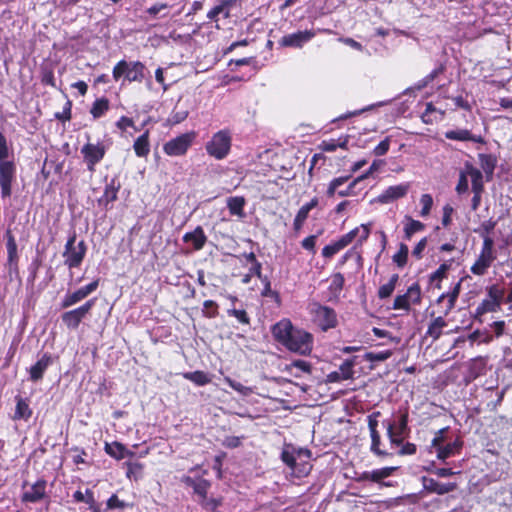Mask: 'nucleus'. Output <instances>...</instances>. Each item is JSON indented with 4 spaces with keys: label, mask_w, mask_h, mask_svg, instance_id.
<instances>
[{
    "label": "nucleus",
    "mask_w": 512,
    "mask_h": 512,
    "mask_svg": "<svg viewBox=\"0 0 512 512\" xmlns=\"http://www.w3.org/2000/svg\"><path fill=\"white\" fill-rule=\"evenodd\" d=\"M479 164L487 177H490L496 166V159L494 156L490 154H479L478 155Z\"/></svg>",
    "instance_id": "a19ab883"
},
{
    "label": "nucleus",
    "mask_w": 512,
    "mask_h": 512,
    "mask_svg": "<svg viewBox=\"0 0 512 512\" xmlns=\"http://www.w3.org/2000/svg\"><path fill=\"white\" fill-rule=\"evenodd\" d=\"M143 469V465L141 463H127V471L126 475L128 478L134 477L137 479V477L141 474Z\"/></svg>",
    "instance_id": "0e129e2a"
},
{
    "label": "nucleus",
    "mask_w": 512,
    "mask_h": 512,
    "mask_svg": "<svg viewBox=\"0 0 512 512\" xmlns=\"http://www.w3.org/2000/svg\"><path fill=\"white\" fill-rule=\"evenodd\" d=\"M171 6L167 3L157 2L149 7L146 12L152 17H157L158 14L168 10Z\"/></svg>",
    "instance_id": "680f3d73"
},
{
    "label": "nucleus",
    "mask_w": 512,
    "mask_h": 512,
    "mask_svg": "<svg viewBox=\"0 0 512 512\" xmlns=\"http://www.w3.org/2000/svg\"><path fill=\"white\" fill-rule=\"evenodd\" d=\"M99 286V280H94L88 285H85L78 290L66 293L61 301V307L62 308H68L71 307L79 302H81L83 299L88 297L91 293L97 290Z\"/></svg>",
    "instance_id": "2eb2a0df"
},
{
    "label": "nucleus",
    "mask_w": 512,
    "mask_h": 512,
    "mask_svg": "<svg viewBox=\"0 0 512 512\" xmlns=\"http://www.w3.org/2000/svg\"><path fill=\"white\" fill-rule=\"evenodd\" d=\"M9 146L6 136L0 132V161L8 160Z\"/></svg>",
    "instance_id": "69168bd1"
},
{
    "label": "nucleus",
    "mask_w": 512,
    "mask_h": 512,
    "mask_svg": "<svg viewBox=\"0 0 512 512\" xmlns=\"http://www.w3.org/2000/svg\"><path fill=\"white\" fill-rule=\"evenodd\" d=\"M442 72H443V67L435 68L428 75H426L423 79H421L417 83H415L414 86L407 88L404 93L411 94L414 91L422 90L428 84H430Z\"/></svg>",
    "instance_id": "f704fd0d"
},
{
    "label": "nucleus",
    "mask_w": 512,
    "mask_h": 512,
    "mask_svg": "<svg viewBox=\"0 0 512 512\" xmlns=\"http://www.w3.org/2000/svg\"><path fill=\"white\" fill-rule=\"evenodd\" d=\"M318 205V199L314 197L310 202L304 204L297 212L294 221L293 228L296 232L300 231L308 218L309 212Z\"/></svg>",
    "instance_id": "bb28decb"
},
{
    "label": "nucleus",
    "mask_w": 512,
    "mask_h": 512,
    "mask_svg": "<svg viewBox=\"0 0 512 512\" xmlns=\"http://www.w3.org/2000/svg\"><path fill=\"white\" fill-rule=\"evenodd\" d=\"M309 311L312 315L313 321L323 331H327L337 325V315L334 309L321 305L319 303H312L309 305Z\"/></svg>",
    "instance_id": "423d86ee"
},
{
    "label": "nucleus",
    "mask_w": 512,
    "mask_h": 512,
    "mask_svg": "<svg viewBox=\"0 0 512 512\" xmlns=\"http://www.w3.org/2000/svg\"><path fill=\"white\" fill-rule=\"evenodd\" d=\"M344 282V276L341 273H335L332 276L330 290L335 294L340 293L343 289Z\"/></svg>",
    "instance_id": "13d9d810"
},
{
    "label": "nucleus",
    "mask_w": 512,
    "mask_h": 512,
    "mask_svg": "<svg viewBox=\"0 0 512 512\" xmlns=\"http://www.w3.org/2000/svg\"><path fill=\"white\" fill-rule=\"evenodd\" d=\"M410 188L409 183H401L394 186H389L377 198L378 202L387 204L394 200L404 197Z\"/></svg>",
    "instance_id": "a211bd4d"
},
{
    "label": "nucleus",
    "mask_w": 512,
    "mask_h": 512,
    "mask_svg": "<svg viewBox=\"0 0 512 512\" xmlns=\"http://www.w3.org/2000/svg\"><path fill=\"white\" fill-rule=\"evenodd\" d=\"M473 176V197L471 200V209L473 211H476L481 204V197L482 193L484 191V180H483V173L482 172H476L472 171Z\"/></svg>",
    "instance_id": "4be33fe9"
},
{
    "label": "nucleus",
    "mask_w": 512,
    "mask_h": 512,
    "mask_svg": "<svg viewBox=\"0 0 512 512\" xmlns=\"http://www.w3.org/2000/svg\"><path fill=\"white\" fill-rule=\"evenodd\" d=\"M317 34L315 30L297 31L281 37L278 41L281 47L302 48L306 43L312 40Z\"/></svg>",
    "instance_id": "4468645a"
},
{
    "label": "nucleus",
    "mask_w": 512,
    "mask_h": 512,
    "mask_svg": "<svg viewBox=\"0 0 512 512\" xmlns=\"http://www.w3.org/2000/svg\"><path fill=\"white\" fill-rule=\"evenodd\" d=\"M287 371H289L294 377H301L302 373L310 374L312 371V366L309 362L305 360H294L287 366Z\"/></svg>",
    "instance_id": "c9c22d12"
},
{
    "label": "nucleus",
    "mask_w": 512,
    "mask_h": 512,
    "mask_svg": "<svg viewBox=\"0 0 512 512\" xmlns=\"http://www.w3.org/2000/svg\"><path fill=\"white\" fill-rule=\"evenodd\" d=\"M370 437H371L370 450L373 454H375L379 457H386V456L391 455L387 451L380 449L381 438H380V434L378 431L370 432Z\"/></svg>",
    "instance_id": "a18cd8bd"
},
{
    "label": "nucleus",
    "mask_w": 512,
    "mask_h": 512,
    "mask_svg": "<svg viewBox=\"0 0 512 512\" xmlns=\"http://www.w3.org/2000/svg\"><path fill=\"white\" fill-rule=\"evenodd\" d=\"M52 364V356L49 353H44L40 359L30 367L29 374L32 381H38L43 378L47 368Z\"/></svg>",
    "instance_id": "5701e85b"
},
{
    "label": "nucleus",
    "mask_w": 512,
    "mask_h": 512,
    "mask_svg": "<svg viewBox=\"0 0 512 512\" xmlns=\"http://www.w3.org/2000/svg\"><path fill=\"white\" fill-rule=\"evenodd\" d=\"M25 491L22 493L21 501L23 503H39L41 501H50L47 493V482L44 479H38L31 485H24Z\"/></svg>",
    "instance_id": "9d476101"
},
{
    "label": "nucleus",
    "mask_w": 512,
    "mask_h": 512,
    "mask_svg": "<svg viewBox=\"0 0 512 512\" xmlns=\"http://www.w3.org/2000/svg\"><path fill=\"white\" fill-rule=\"evenodd\" d=\"M390 148V138L386 137L384 140H382L373 150V153L376 156H383L385 155Z\"/></svg>",
    "instance_id": "774afa93"
},
{
    "label": "nucleus",
    "mask_w": 512,
    "mask_h": 512,
    "mask_svg": "<svg viewBox=\"0 0 512 512\" xmlns=\"http://www.w3.org/2000/svg\"><path fill=\"white\" fill-rule=\"evenodd\" d=\"M396 467H383L371 471L372 482H380L381 480L390 477L396 470Z\"/></svg>",
    "instance_id": "09e8293b"
},
{
    "label": "nucleus",
    "mask_w": 512,
    "mask_h": 512,
    "mask_svg": "<svg viewBox=\"0 0 512 512\" xmlns=\"http://www.w3.org/2000/svg\"><path fill=\"white\" fill-rule=\"evenodd\" d=\"M183 377L197 386H204L211 382V377L203 371L186 372Z\"/></svg>",
    "instance_id": "58836bf2"
},
{
    "label": "nucleus",
    "mask_w": 512,
    "mask_h": 512,
    "mask_svg": "<svg viewBox=\"0 0 512 512\" xmlns=\"http://www.w3.org/2000/svg\"><path fill=\"white\" fill-rule=\"evenodd\" d=\"M227 314L231 317L236 318L237 321L243 325L250 324V318H249L247 312L243 309L231 308V309L227 310Z\"/></svg>",
    "instance_id": "603ef678"
},
{
    "label": "nucleus",
    "mask_w": 512,
    "mask_h": 512,
    "mask_svg": "<svg viewBox=\"0 0 512 512\" xmlns=\"http://www.w3.org/2000/svg\"><path fill=\"white\" fill-rule=\"evenodd\" d=\"M348 180V177H337V178H334L330 183H329V186H328V189H327V195L329 197H332L333 195H335L336 193L338 194V191L340 190V186H342L344 183H346Z\"/></svg>",
    "instance_id": "6e6d98bb"
},
{
    "label": "nucleus",
    "mask_w": 512,
    "mask_h": 512,
    "mask_svg": "<svg viewBox=\"0 0 512 512\" xmlns=\"http://www.w3.org/2000/svg\"><path fill=\"white\" fill-rule=\"evenodd\" d=\"M224 381L235 391L241 393L242 395H248L251 393V389L242 385L240 382L232 380L230 377H225Z\"/></svg>",
    "instance_id": "052dcab7"
},
{
    "label": "nucleus",
    "mask_w": 512,
    "mask_h": 512,
    "mask_svg": "<svg viewBox=\"0 0 512 512\" xmlns=\"http://www.w3.org/2000/svg\"><path fill=\"white\" fill-rule=\"evenodd\" d=\"M383 425L386 427L391 446L399 447L410 432L408 413L401 414L396 422L384 421Z\"/></svg>",
    "instance_id": "39448f33"
},
{
    "label": "nucleus",
    "mask_w": 512,
    "mask_h": 512,
    "mask_svg": "<svg viewBox=\"0 0 512 512\" xmlns=\"http://www.w3.org/2000/svg\"><path fill=\"white\" fill-rule=\"evenodd\" d=\"M32 415V410L29 407L27 399L16 397V408L14 412V420H28Z\"/></svg>",
    "instance_id": "72a5a7b5"
},
{
    "label": "nucleus",
    "mask_w": 512,
    "mask_h": 512,
    "mask_svg": "<svg viewBox=\"0 0 512 512\" xmlns=\"http://www.w3.org/2000/svg\"><path fill=\"white\" fill-rule=\"evenodd\" d=\"M108 110L109 100L103 97L94 101L90 109V113L92 114L94 119H98L104 116Z\"/></svg>",
    "instance_id": "37998d69"
},
{
    "label": "nucleus",
    "mask_w": 512,
    "mask_h": 512,
    "mask_svg": "<svg viewBox=\"0 0 512 512\" xmlns=\"http://www.w3.org/2000/svg\"><path fill=\"white\" fill-rule=\"evenodd\" d=\"M391 355H392V352L389 350L380 351V352H368L365 355V359L369 360L371 362H381V361H385L388 358H390Z\"/></svg>",
    "instance_id": "4d7b16f0"
},
{
    "label": "nucleus",
    "mask_w": 512,
    "mask_h": 512,
    "mask_svg": "<svg viewBox=\"0 0 512 512\" xmlns=\"http://www.w3.org/2000/svg\"><path fill=\"white\" fill-rule=\"evenodd\" d=\"M422 484L426 491L438 495H444L456 489L455 483H440L433 478L423 477Z\"/></svg>",
    "instance_id": "aec40b11"
},
{
    "label": "nucleus",
    "mask_w": 512,
    "mask_h": 512,
    "mask_svg": "<svg viewBox=\"0 0 512 512\" xmlns=\"http://www.w3.org/2000/svg\"><path fill=\"white\" fill-rule=\"evenodd\" d=\"M472 171L481 172V170L473 166L471 163L466 162L459 173V179L455 187V191L458 195H464L468 193L469 179L471 180V186L473 187Z\"/></svg>",
    "instance_id": "f3484780"
},
{
    "label": "nucleus",
    "mask_w": 512,
    "mask_h": 512,
    "mask_svg": "<svg viewBox=\"0 0 512 512\" xmlns=\"http://www.w3.org/2000/svg\"><path fill=\"white\" fill-rule=\"evenodd\" d=\"M145 72L146 67L142 62L121 60L113 67L112 75L115 81L123 77V84L125 82L141 83L145 79Z\"/></svg>",
    "instance_id": "7ed1b4c3"
},
{
    "label": "nucleus",
    "mask_w": 512,
    "mask_h": 512,
    "mask_svg": "<svg viewBox=\"0 0 512 512\" xmlns=\"http://www.w3.org/2000/svg\"><path fill=\"white\" fill-rule=\"evenodd\" d=\"M6 248H7L8 262L10 264L16 263L18 260L17 243H16L14 236L11 234L10 231L7 232Z\"/></svg>",
    "instance_id": "c03bdc74"
},
{
    "label": "nucleus",
    "mask_w": 512,
    "mask_h": 512,
    "mask_svg": "<svg viewBox=\"0 0 512 512\" xmlns=\"http://www.w3.org/2000/svg\"><path fill=\"white\" fill-rule=\"evenodd\" d=\"M500 307L501 304L487 297L477 307L476 313L478 315H483L488 312H497L500 310Z\"/></svg>",
    "instance_id": "49530a36"
},
{
    "label": "nucleus",
    "mask_w": 512,
    "mask_h": 512,
    "mask_svg": "<svg viewBox=\"0 0 512 512\" xmlns=\"http://www.w3.org/2000/svg\"><path fill=\"white\" fill-rule=\"evenodd\" d=\"M421 302V289L417 283L412 284L402 295L396 296L392 308L408 312L411 304L418 305Z\"/></svg>",
    "instance_id": "ddd939ff"
},
{
    "label": "nucleus",
    "mask_w": 512,
    "mask_h": 512,
    "mask_svg": "<svg viewBox=\"0 0 512 512\" xmlns=\"http://www.w3.org/2000/svg\"><path fill=\"white\" fill-rule=\"evenodd\" d=\"M462 448V441L459 439H455L453 442L444 444L441 447H438L436 450L438 459L444 461L447 458L454 456L460 452Z\"/></svg>",
    "instance_id": "c85d7f7f"
},
{
    "label": "nucleus",
    "mask_w": 512,
    "mask_h": 512,
    "mask_svg": "<svg viewBox=\"0 0 512 512\" xmlns=\"http://www.w3.org/2000/svg\"><path fill=\"white\" fill-rule=\"evenodd\" d=\"M243 257L246 259L248 263H251V271L255 273L256 277L262 279V265L257 260L256 255L253 252L244 253Z\"/></svg>",
    "instance_id": "8fccbe9b"
},
{
    "label": "nucleus",
    "mask_w": 512,
    "mask_h": 512,
    "mask_svg": "<svg viewBox=\"0 0 512 512\" xmlns=\"http://www.w3.org/2000/svg\"><path fill=\"white\" fill-rule=\"evenodd\" d=\"M197 137V133L195 131H189L183 133L173 139H170L163 145V151L168 156H183L187 153L188 149L191 147L193 142Z\"/></svg>",
    "instance_id": "0eeeda50"
},
{
    "label": "nucleus",
    "mask_w": 512,
    "mask_h": 512,
    "mask_svg": "<svg viewBox=\"0 0 512 512\" xmlns=\"http://www.w3.org/2000/svg\"><path fill=\"white\" fill-rule=\"evenodd\" d=\"M73 498L76 502H84L88 504L90 507H93L95 504L94 493L90 489H86L85 493H83L80 490H77L73 494Z\"/></svg>",
    "instance_id": "de8ad7c7"
},
{
    "label": "nucleus",
    "mask_w": 512,
    "mask_h": 512,
    "mask_svg": "<svg viewBox=\"0 0 512 512\" xmlns=\"http://www.w3.org/2000/svg\"><path fill=\"white\" fill-rule=\"evenodd\" d=\"M487 297L498 302L499 304H502L504 290L496 285H492L487 290Z\"/></svg>",
    "instance_id": "bf43d9fd"
},
{
    "label": "nucleus",
    "mask_w": 512,
    "mask_h": 512,
    "mask_svg": "<svg viewBox=\"0 0 512 512\" xmlns=\"http://www.w3.org/2000/svg\"><path fill=\"white\" fill-rule=\"evenodd\" d=\"M274 339L287 350L302 356L310 355L313 349V335L303 329L296 328L288 319H282L272 326Z\"/></svg>",
    "instance_id": "f257e3e1"
},
{
    "label": "nucleus",
    "mask_w": 512,
    "mask_h": 512,
    "mask_svg": "<svg viewBox=\"0 0 512 512\" xmlns=\"http://www.w3.org/2000/svg\"><path fill=\"white\" fill-rule=\"evenodd\" d=\"M233 3L234 0H218V4L207 13V18L211 21H218V16L220 14H223L225 18H228L229 8Z\"/></svg>",
    "instance_id": "c756f323"
},
{
    "label": "nucleus",
    "mask_w": 512,
    "mask_h": 512,
    "mask_svg": "<svg viewBox=\"0 0 512 512\" xmlns=\"http://www.w3.org/2000/svg\"><path fill=\"white\" fill-rule=\"evenodd\" d=\"M231 145V133L224 129L213 134L211 139L205 144V150L211 157L222 160L230 153Z\"/></svg>",
    "instance_id": "20e7f679"
},
{
    "label": "nucleus",
    "mask_w": 512,
    "mask_h": 512,
    "mask_svg": "<svg viewBox=\"0 0 512 512\" xmlns=\"http://www.w3.org/2000/svg\"><path fill=\"white\" fill-rule=\"evenodd\" d=\"M244 205H245V199L243 197L235 196V197H230L227 200V207H228L231 215L243 217L244 216V212H243Z\"/></svg>",
    "instance_id": "4c0bfd02"
},
{
    "label": "nucleus",
    "mask_w": 512,
    "mask_h": 512,
    "mask_svg": "<svg viewBox=\"0 0 512 512\" xmlns=\"http://www.w3.org/2000/svg\"><path fill=\"white\" fill-rule=\"evenodd\" d=\"M452 259L451 260H448V261H445L444 263H442L431 275H430V281L431 282H437L435 284V286L437 288H440V282L447 277V272L449 271L450 267H451V264H452Z\"/></svg>",
    "instance_id": "ea45409f"
},
{
    "label": "nucleus",
    "mask_w": 512,
    "mask_h": 512,
    "mask_svg": "<svg viewBox=\"0 0 512 512\" xmlns=\"http://www.w3.org/2000/svg\"><path fill=\"white\" fill-rule=\"evenodd\" d=\"M420 204L422 206L420 215L422 217H426L430 214L431 208L433 206V198L430 194H423L420 198Z\"/></svg>",
    "instance_id": "5fc2aeb1"
},
{
    "label": "nucleus",
    "mask_w": 512,
    "mask_h": 512,
    "mask_svg": "<svg viewBox=\"0 0 512 512\" xmlns=\"http://www.w3.org/2000/svg\"><path fill=\"white\" fill-rule=\"evenodd\" d=\"M447 326L443 316L436 317L428 326L426 337L431 338L433 341L438 340L442 335V330Z\"/></svg>",
    "instance_id": "7c9ffc66"
},
{
    "label": "nucleus",
    "mask_w": 512,
    "mask_h": 512,
    "mask_svg": "<svg viewBox=\"0 0 512 512\" xmlns=\"http://www.w3.org/2000/svg\"><path fill=\"white\" fill-rule=\"evenodd\" d=\"M408 246L405 244H400L399 250L393 256V261L396 263L398 267H403L407 263L408 258Z\"/></svg>",
    "instance_id": "3c124183"
},
{
    "label": "nucleus",
    "mask_w": 512,
    "mask_h": 512,
    "mask_svg": "<svg viewBox=\"0 0 512 512\" xmlns=\"http://www.w3.org/2000/svg\"><path fill=\"white\" fill-rule=\"evenodd\" d=\"M445 116V110L437 108L432 102L426 103L425 111L421 114V120L425 124H434L442 121Z\"/></svg>",
    "instance_id": "a878e982"
},
{
    "label": "nucleus",
    "mask_w": 512,
    "mask_h": 512,
    "mask_svg": "<svg viewBox=\"0 0 512 512\" xmlns=\"http://www.w3.org/2000/svg\"><path fill=\"white\" fill-rule=\"evenodd\" d=\"M355 258L359 265H361L362 256L359 252L355 250V248L349 249L340 259L339 264H345L349 259Z\"/></svg>",
    "instance_id": "338daca9"
},
{
    "label": "nucleus",
    "mask_w": 512,
    "mask_h": 512,
    "mask_svg": "<svg viewBox=\"0 0 512 512\" xmlns=\"http://www.w3.org/2000/svg\"><path fill=\"white\" fill-rule=\"evenodd\" d=\"M80 152L83 156L87 170L94 173L96 165L103 160L106 154V147L100 141L97 143L88 142L82 146Z\"/></svg>",
    "instance_id": "1a4fd4ad"
},
{
    "label": "nucleus",
    "mask_w": 512,
    "mask_h": 512,
    "mask_svg": "<svg viewBox=\"0 0 512 512\" xmlns=\"http://www.w3.org/2000/svg\"><path fill=\"white\" fill-rule=\"evenodd\" d=\"M311 451L306 448L296 447L293 444L283 445L280 459L290 469V474L298 479L306 477L311 469Z\"/></svg>",
    "instance_id": "f03ea898"
},
{
    "label": "nucleus",
    "mask_w": 512,
    "mask_h": 512,
    "mask_svg": "<svg viewBox=\"0 0 512 512\" xmlns=\"http://www.w3.org/2000/svg\"><path fill=\"white\" fill-rule=\"evenodd\" d=\"M133 149L138 157H146L150 152L149 132L140 135L133 144Z\"/></svg>",
    "instance_id": "473e14b6"
},
{
    "label": "nucleus",
    "mask_w": 512,
    "mask_h": 512,
    "mask_svg": "<svg viewBox=\"0 0 512 512\" xmlns=\"http://www.w3.org/2000/svg\"><path fill=\"white\" fill-rule=\"evenodd\" d=\"M107 509L113 510V509H124L127 507V503L120 500L117 495L113 494L109 497V499L106 502Z\"/></svg>",
    "instance_id": "e2e57ef3"
},
{
    "label": "nucleus",
    "mask_w": 512,
    "mask_h": 512,
    "mask_svg": "<svg viewBox=\"0 0 512 512\" xmlns=\"http://www.w3.org/2000/svg\"><path fill=\"white\" fill-rule=\"evenodd\" d=\"M445 138L454 141L467 142L471 141L474 143H483V138L479 135L472 134L467 129H455L445 132Z\"/></svg>",
    "instance_id": "393cba45"
},
{
    "label": "nucleus",
    "mask_w": 512,
    "mask_h": 512,
    "mask_svg": "<svg viewBox=\"0 0 512 512\" xmlns=\"http://www.w3.org/2000/svg\"><path fill=\"white\" fill-rule=\"evenodd\" d=\"M105 452L111 457L121 460L126 456H133L134 453L126 450L125 446L119 442L106 443L105 444Z\"/></svg>",
    "instance_id": "2f4dec72"
},
{
    "label": "nucleus",
    "mask_w": 512,
    "mask_h": 512,
    "mask_svg": "<svg viewBox=\"0 0 512 512\" xmlns=\"http://www.w3.org/2000/svg\"><path fill=\"white\" fill-rule=\"evenodd\" d=\"M181 481L186 486L193 488L194 493L197 494L200 499H206L208 489L211 486L208 480L202 477L183 476Z\"/></svg>",
    "instance_id": "6ab92c4d"
},
{
    "label": "nucleus",
    "mask_w": 512,
    "mask_h": 512,
    "mask_svg": "<svg viewBox=\"0 0 512 512\" xmlns=\"http://www.w3.org/2000/svg\"><path fill=\"white\" fill-rule=\"evenodd\" d=\"M353 366H354L353 361H351V360L344 361L338 369L340 378H342L344 380L351 379L354 375Z\"/></svg>",
    "instance_id": "864d4df0"
},
{
    "label": "nucleus",
    "mask_w": 512,
    "mask_h": 512,
    "mask_svg": "<svg viewBox=\"0 0 512 512\" xmlns=\"http://www.w3.org/2000/svg\"><path fill=\"white\" fill-rule=\"evenodd\" d=\"M119 189L120 183L117 181V179H111V181L106 184L102 197H100L98 200L99 205L103 206L106 210L110 209V204L117 200Z\"/></svg>",
    "instance_id": "412c9836"
},
{
    "label": "nucleus",
    "mask_w": 512,
    "mask_h": 512,
    "mask_svg": "<svg viewBox=\"0 0 512 512\" xmlns=\"http://www.w3.org/2000/svg\"><path fill=\"white\" fill-rule=\"evenodd\" d=\"M16 179V164L14 161H0L1 197L9 198L12 194V184Z\"/></svg>",
    "instance_id": "9b49d317"
},
{
    "label": "nucleus",
    "mask_w": 512,
    "mask_h": 512,
    "mask_svg": "<svg viewBox=\"0 0 512 512\" xmlns=\"http://www.w3.org/2000/svg\"><path fill=\"white\" fill-rule=\"evenodd\" d=\"M95 305V299H90L78 308L64 312L61 315L63 324L68 328L75 330L79 327L81 321L91 311Z\"/></svg>",
    "instance_id": "f8f14e48"
},
{
    "label": "nucleus",
    "mask_w": 512,
    "mask_h": 512,
    "mask_svg": "<svg viewBox=\"0 0 512 512\" xmlns=\"http://www.w3.org/2000/svg\"><path fill=\"white\" fill-rule=\"evenodd\" d=\"M462 280H459L448 292L442 293L438 299L437 304L442 305L443 316H447L455 307L456 301L461 291Z\"/></svg>",
    "instance_id": "dca6fc26"
},
{
    "label": "nucleus",
    "mask_w": 512,
    "mask_h": 512,
    "mask_svg": "<svg viewBox=\"0 0 512 512\" xmlns=\"http://www.w3.org/2000/svg\"><path fill=\"white\" fill-rule=\"evenodd\" d=\"M76 242V235H72L65 245V251L63 253V256L65 257V265L68 266V268H77L81 265L85 254H86V244L84 241H80L77 245H75Z\"/></svg>",
    "instance_id": "6e6552de"
},
{
    "label": "nucleus",
    "mask_w": 512,
    "mask_h": 512,
    "mask_svg": "<svg viewBox=\"0 0 512 512\" xmlns=\"http://www.w3.org/2000/svg\"><path fill=\"white\" fill-rule=\"evenodd\" d=\"M398 280H399L398 274H393L387 283H385L379 287L378 297L380 299H386V298L390 297L396 288V284H397Z\"/></svg>",
    "instance_id": "79ce46f5"
},
{
    "label": "nucleus",
    "mask_w": 512,
    "mask_h": 512,
    "mask_svg": "<svg viewBox=\"0 0 512 512\" xmlns=\"http://www.w3.org/2000/svg\"><path fill=\"white\" fill-rule=\"evenodd\" d=\"M183 241L191 244L193 249L198 251L204 247L207 237L203 228L201 226H197L193 231L184 234Z\"/></svg>",
    "instance_id": "b1692460"
},
{
    "label": "nucleus",
    "mask_w": 512,
    "mask_h": 512,
    "mask_svg": "<svg viewBox=\"0 0 512 512\" xmlns=\"http://www.w3.org/2000/svg\"><path fill=\"white\" fill-rule=\"evenodd\" d=\"M494 259V255L481 252L476 262L471 266V272L477 276L484 275L488 268L491 266Z\"/></svg>",
    "instance_id": "cd10ccee"
},
{
    "label": "nucleus",
    "mask_w": 512,
    "mask_h": 512,
    "mask_svg": "<svg viewBox=\"0 0 512 512\" xmlns=\"http://www.w3.org/2000/svg\"><path fill=\"white\" fill-rule=\"evenodd\" d=\"M405 219L407 221L404 226V237L406 240H410L415 233L425 229V225L422 222L414 220L409 216H406Z\"/></svg>",
    "instance_id": "e433bc0d"
}]
</instances>
